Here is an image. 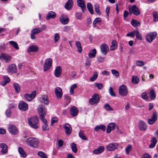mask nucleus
Returning a JSON list of instances; mask_svg holds the SVG:
<instances>
[{"mask_svg":"<svg viewBox=\"0 0 158 158\" xmlns=\"http://www.w3.org/2000/svg\"><path fill=\"white\" fill-rule=\"evenodd\" d=\"M28 123L32 128L37 129L39 127V118L37 116H35L28 118Z\"/></svg>","mask_w":158,"mask_h":158,"instance_id":"f257e3e1","label":"nucleus"},{"mask_svg":"<svg viewBox=\"0 0 158 158\" xmlns=\"http://www.w3.org/2000/svg\"><path fill=\"white\" fill-rule=\"evenodd\" d=\"M26 142L28 145L35 148H38L39 143L37 138L31 137L27 138L26 140Z\"/></svg>","mask_w":158,"mask_h":158,"instance_id":"f03ea898","label":"nucleus"},{"mask_svg":"<svg viewBox=\"0 0 158 158\" xmlns=\"http://www.w3.org/2000/svg\"><path fill=\"white\" fill-rule=\"evenodd\" d=\"M37 111L39 113L40 119L44 118L46 115V109L45 106L42 105H39L37 108Z\"/></svg>","mask_w":158,"mask_h":158,"instance_id":"7ed1b4c3","label":"nucleus"},{"mask_svg":"<svg viewBox=\"0 0 158 158\" xmlns=\"http://www.w3.org/2000/svg\"><path fill=\"white\" fill-rule=\"evenodd\" d=\"M129 9L130 14H133L135 15H138L140 14L139 9L135 5H133L132 6H129Z\"/></svg>","mask_w":158,"mask_h":158,"instance_id":"20e7f679","label":"nucleus"},{"mask_svg":"<svg viewBox=\"0 0 158 158\" xmlns=\"http://www.w3.org/2000/svg\"><path fill=\"white\" fill-rule=\"evenodd\" d=\"M100 98L98 94H94L89 100V102L91 105L97 104L99 102Z\"/></svg>","mask_w":158,"mask_h":158,"instance_id":"39448f33","label":"nucleus"},{"mask_svg":"<svg viewBox=\"0 0 158 158\" xmlns=\"http://www.w3.org/2000/svg\"><path fill=\"white\" fill-rule=\"evenodd\" d=\"M118 92L120 95L122 96H126L128 93L127 87L124 85L120 86L119 88Z\"/></svg>","mask_w":158,"mask_h":158,"instance_id":"423d86ee","label":"nucleus"},{"mask_svg":"<svg viewBox=\"0 0 158 158\" xmlns=\"http://www.w3.org/2000/svg\"><path fill=\"white\" fill-rule=\"evenodd\" d=\"M8 129L9 132L12 135H16L18 133V130L14 125L9 124Z\"/></svg>","mask_w":158,"mask_h":158,"instance_id":"0eeeda50","label":"nucleus"},{"mask_svg":"<svg viewBox=\"0 0 158 158\" xmlns=\"http://www.w3.org/2000/svg\"><path fill=\"white\" fill-rule=\"evenodd\" d=\"M52 60L51 58H48L45 60L44 66V71H47L52 66Z\"/></svg>","mask_w":158,"mask_h":158,"instance_id":"6e6552de","label":"nucleus"},{"mask_svg":"<svg viewBox=\"0 0 158 158\" xmlns=\"http://www.w3.org/2000/svg\"><path fill=\"white\" fill-rule=\"evenodd\" d=\"M156 34L155 32L149 33L146 36V39L148 42L151 43L156 38Z\"/></svg>","mask_w":158,"mask_h":158,"instance_id":"1a4fd4ad","label":"nucleus"},{"mask_svg":"<svg viewBox=\"0 0 158 158\" xmlns=\"http://www.w3.org/2000/svg\"><path fill=\"white\" fill-rule=\"evenodd\" d=\"M100 48L102 53L104 55H106L109 50L108 45L105 43L102 44L100 46Z\"/></svg>","mask_w":158,"mask_h":158,"instance_id":"9d476101","label":"nucleus"},{"mask_svg":"<svg viewBox=\"0 0 158 158\" xmlns=\"http://www.w3.org/2000/svg\"><path fill=\"white\" fill-rule=\"evenodd\" d=\"M118 147V144L116 143H112L106 147V149L109 151H113Z\"/></svg>","mask_w":158,"mask_h":158,"instance_id":"9b49d317","label":"nucleus"},{"mask_svg":"<svg viewBox=\"0 0 158 158\" xmlns=\"http://www.w3.org/2000/svg\"><path fill=\"white\" fill-rule=\"evenodd\" d=\"M157 112L156 111L154 112L152 118L149 119L148 120V123L150 125L153 124L156 120L157 118Z\"/></svg>","mask_w":158,"mask_h":158,"instance_id":"f8f14e48","label":"nucleus"},{"mask_svg":"<svg viewBox=\"0 0 158 158\" xmlns=\"http://www.w3.org/2000/svg\"><path fill=\"white\" fill-rule=\"evenodd\" d=\"M77 5L81 7L83 12H84L86 9V6L85 3V0H77Z\"/></svg>","mask_w":158,"mask_h":158,"instance_id":"ddd939ff","label":"nucleus"},{"mask_svg":"<svg viewBox=\"0 0 158 158\" xmlns=\"http://www.w3.org/2000/svg\"><path fill=\"white\" fill-rule=\"evenodd\" d=\"M55 92L57 99H60L62 96V90L59 87H56L55 90Z\"/></svg>","mask_w":158,"mask_h":158,"instance_id":"4468645a","label":"nucleus"},{"mask_svg":"<svg viewBox=\"0 0 158 158\" xmlns=\"http://www.w3.org/2000/svg\"><path fill=\"white\" fill-rule=\"evenodd\" d=\"M18 107L21 110H27L28 109V105L24 102L21 101L19 102Z\"/></svg>","mask_w":158,"mask_h":158,"instance_id":"2eb2a0df","label":"nucleus"},{"mask_svg":"<svg viewBox=\"0 0 158 158\" xmlns=\"http://www.w3.org/2000/svg\"><path fill=\"white\" fill-rule=\"evenodd\" d=\"M36 95V92L34 91L32 92L31 94H26L24 95V98L28 101H30L32 99L34 98Z\"/></svg>","mask_w":158,"mask_h":158,"instance_id":"dca6fc26","label":"nucleus"},{"mask_svg":"<svg viewBox=\"0 0 158 158\" xmlns=\"http://www.w3.org/2000/svg\"><path fill=\"white\" fill-rule=\"evenodd\" d=\"M70 114L73 117L76 116L78 114V110L75 106H72L71 107Z\"/></svg>","mask_w":158,"mask_h":158,"instance_id":"f3484780","label":"nucleus"},{"mask_svg":"<svg viewBox=\"0 0 158 158\" xmlns=\"http://www.w3.org/2000/svg\"><path fill=\"white\" fill-rule=\"evenodd\" d=\"M8 72L9 73H16V67L15 64H12L10 65L7 69Z\"/></svg>","mask_w":158,"mask_h":158,"instance_id":"a211bd4d","label":"nucleus"},{"mask_svg":"<svg viewBox=\"0 0 158 158\" xmlns=\"http://www.w3.org/2000/svg\"><path fill=\"white\" fill-rule=\"evenodd\" d=\"M0 58L5 60L6 62L9 61L11 59V57L8 54L5 53H2L0 56Z\"/></svg>","mask_w":158,"mask_h":158,"instance_id":"6ab92c4d","label":"nucleus"},{"mask_svg":"<svg viewBox=\"0 0 158 158\" xmlns=\"http://www.w3.org/2000/svg\"><path fill=\"white\" fill-rule=\"evenodd\" d=\"M115 124L114 123H109L107 127V133H110L111 130H114L115 129Z\"/></svg>","mask_w":158,"mask_h":158,"instance_id":"aec40b11","label":"nucleus"},{"mask_svg":"<svg viewBox=\"0 0 158 158\" xmlns=\"http://www.w3.org/2000/svg\"><path fill=\"white\" fill-rule=\"evenodd\" d=\"M139 127L141 131H144L146 129L147 126L143 121H140L139 122Z\"/></svg>","mask_w":158,"mask_h":158,"instance_id":"412c9836","label":"nucleus"},{"mask_svg":"<svg viewBox=\"0 0 158 158\" xmlns=\"http://www.w3.org/2000/svg\"><path fill=\"white\" fill-rule=\"evenodd\" d=\"M104 148L103 146H100L98 147L97 148L93 151V153L95 154H98L104 151Z\"/></svg>","mask_w":158,"mask_h":158,"instance_id":"4be33fe9","label":"nucleus"},{"mask_svg":"<svg viewBox=\"0 0 158 158\" xmlns=\"http://www.w3.org/2000/svg\"><path fill=\"white\" fill-rule=\"evenodd\" d=\"M62 72L61 69L59 66L56 67L55 71V75L57 77H59L61 74Z\"/></svg>","mask_w":158,"mask_h":158,"instance_id":"5701e85b","label":"nucleus"},{"mask_svg":"<svg viewBox=\"0 0 158 158\" xmlns=\"http://www.w3.org/2000/svg\"><path fill=\"white\" fill-rule=\"evenodd\" d=\"M38 49V48L37 46L34 45H32L30 46L27 49V51L29 52H36Z\"/></svg>","mask_w":158,"mask_h":158,"instance_id":"b1692460","label":"nucleus"},{"mask_svg":"<svg viewBox=\"0 0 158 158\" xmlns=\"http://www.w3.org/2000/svg\"><path fill=\"white\" fill-rule=\"evenodd\" d=\"M56 16V14L54 12L51 11L48 13L46 16V19H47L49 20L51 18H54Z\"/></svg>","mask_w":158,"mask_h":158,"instance_id":"393cba45","label":"nucleus"},{"mask_svg":"<svg viewBox=\"0 0 158 158\" xmlns=\"http://www.w3.org/2000/svg\"><path fill=\"white\" fill-rule=\"evenodd\" d=\"M44 123L43 126V129L44 130H48L49 129V127L47 124V121L45 118H43V119H40Z\"/></svg>","mask_w":158,"mask_h":158,"instance_id":"a878e982","label":"nucleus"},{"mask_svg":"<svg viewBox=\"0 0 158 158\" xmlns=\"http://www.w3.org/2000/svg\"><path fill=\"white\" fill-rule=\"evenodd\" d=\"M97 53V51L94 48L91 50L88 54L89 56L91 58L94 57Z\"/></svg>","mask_w":158,"mask_h":158,"instance_id":"bb28decb","label":"nucleus"},{"mask_svg":"<svg viewBox=\"0 0 158 158\" xmlns=\"http://www.w3.org/2000/svg\"><path fill=\"white\" fill-rule=\"evenodd\" d=\"M102 130L104 131L106 130V127L103 125L97 126L94 128V130L95 131H97L98 130Z\"/></svg>","mask_w":158,"mask_h":158,"instance_id":"cd10ccee","label":"nucleus"},{"mask_svg":"<svg viewBox=\"0 0 158 158\" xmlns=\"http://www.w3.org/2000/svg\"><path fill=\"white\" fill-rule=\"evenodd\" d=\"M40 101L42 103L47 105L48 103V101L46 95H43L40 99Z\"/></svg>","mask_w":158,"mask_h":158,"instance_id":"c85d7f7f","label":"nucleus"},{"mask_svg":"<svg viewBox=\"0 0 158 158\" xmlns=\"http://www.w3.org/2000/svg\"><path fill=\"white\" fill-rule=\"evenodd\" d=\"M76 45L77 48L78 52L79 53H81L82 52V48L80 42L79 41H77L76 42Z\"/></svg>","mask_w":158,"mask_h":158,"instance_id":"c756f323","label":"nucleus"},{"mask_svg":"<svg viewBox=\"0 0 158 158\" xmlns=\"http://www.w3.org/2000/svg\"><path fill=\"white\" fill-rule=\"evenodd\" d=\"M112 45L110 46V50L111 51L115 49L117 46V42L115 40H113L112 42Z\"/></svg>","mask_w":158,"mask_h":158,"instance_id":"7c9ffc66","label":"nucleus"},{"mask_svg":"<svg viewBox=\"0 0 158 158\" xmlns=\"http://www.w3.org/2000/svg\"><path fill=\"white\" fill-rule=\"evenodd\" d=\"M149 96L150 98L152 99L153 100L155 98L156 95L154 89H152L150 90L149 93Z\"/></svg>","mask_w":158,"mask_h":158,"instance_id":"2f4dec72","label":"nucleus"},{"mask_svg":"<svg viewBox=\"0 0 158 158\" xmlns=\"http://www.w3.org/2000/svg\"><path fill=\"white\" fill-rule=\"evenodd\" d=\"M18 151L19 153L20 154L21 156L23 157H25L26 156V153L24 151L23 148L21 147H19L18 148Z\"/></svg>","mask_w":158,"mask_h":158,"instance_id":"473e14b6","label":"nucleus"},{"mask_svg":"<svg viewBox=\"0 0 158 158\" xmlns=\"http://www.w3.org/2000/svg\"><path fill=\"white\" fill-rule=\"evenodd\" d=\"M42 31V28H36L33 29L31 31V33L37 35L40 33Z\"/></svg>","mask_w":158,"mask_h":158,"instance_id":"72a5a7b5","label":"nucleus"},{"mask_svg":"<svg viewBox=\"0 0 158 158\" xmlns=\"http://www.w3.org/2000/svg\"><path fill=\"white\" fill-rule=\"evenodd\" d=\"M131 24L134 27L138 26L140 25V23L139 21L132 19L131 21Z\"/></svg>","mask_w":158,"mask_h":158,"instance_id":"f704fd0d","label":"nucleus"},{"mask_svg":"<svg viewBox=\"0 0 158 158\" xmlns=\"http://www.w3.org/2000/svg\"><path fill=\"white\" fill-rule=\"evenodd\" d=\"M103 108L106 111H113L114 110L113 109L108 103L104 105Z\"/></svg>","mask_w":158,"mask_h":158,"instance_id":"c9c22d12","label":"nucleus"},{"mask_svg":"<svg viewBox=\"0 0 158 158\" xmlns=\"http://www.w3.org/2000/svg\"><path fill=\"white\" fill-rule=\"evenodd\" d=\"M87 8L91 14H93L94 13V11L93 10L92 8V6L90 3H88L87 4Z\"/></svg>","mask_w":158,"mask_h":158,"instance_id":"e433bc0d","label":"nucleus"},{"mask_svg":"<svg viewBox=\"0 0 158 158\" xmlns=\"http://www.w3.org/2000/svg\"><path fill=\"white\" fill-rule=\"evenodd\" d=\"M60 22L63 24H65L67 23L69 21L68 18L65 19L63 18V17H60Z\"/></svg>","mask_w":158,"mask_h":158,"instance_id":"4c0bfd02","label":"nucleus"},{"mask_svg":"<svg viewBox=\"0 0 158 158\" xmlns=\"http://www.w3.org/2000/svg\"><path fill=\"white\" fill-rule=\"evenodd\" d=\"M101 21V19L100 18H97L95 19L93 22V27H96V24L100 23Z\"/></svg>","mask_w":158,"mask_h":158,"instance_id":"58836bf2","label":"nucleus"},{"mask_svg":"<svg viewBox=\"0 0 158 158\" xmlns=\"http://www.w3.org/2000/svg\"><path fill=\"white\" fill-rule=\"evenodd\" d=\"M71 147L72 151L75 153H77V145L74 143H72L71 144Z\"/></svg>","mask_w":158,"mask_h":158,"instance_id":"ea45409f","label":"nucleus"},{"mask_svg":"<svg viewBox=\"0 0 158 158\" xmlns=\"http://www.w3.org/2000/svg\"><path fill=\"white\" fill-rule=\"evenodd\" d=\"M9 44H11L12 46L16 49H19V47L17 44L15 42L13 41L9 42Z\"/></svg>","mask_w":158,"mask_h":158,"instance_id":"a19ab883","label":"nucleus"},{"mask_svg":"<svg viewBox=\"0 0 158 158\" xmlns=\"http://www.w3.org/2000/svg\"><path fill=\"white\" fill-rule=\"evenodd\" d=\"M139 81V79L137 76H133L132 79V82L133 84H137Z\"/></svg>","mask_w":158,"mask_h":158,"instance_id":"79ce46f5","label":"nucleus"},{"mask_svg":"<svg viewBox=\"0 0 158 158\" xmlns=\"http://www.w3.org/2000/svg\"><path fill=\"white\" fill-rule=\"evenodd\" d=\"M79 137L82 139L86 140H87V138L83 134V133L82 131H80L79 134Z\"/></svg>","mask_w":158,"mask_h":158,"instance_id":"37998d69","label":"nucleus"},{"mask_svg":"<svg viewBox=\"0 0 158 158\" xmlns=\"http://www.w3.org/2000/svg\"><path fill=\"white\" fill-rule=\"evenodd\" d=\"M14 86L15 91L17 93H19L20 90V85L17 83H15L14 85Z\"/></svg>","mask_w":158,"mask_h":158,"instance_id":"c03bdc74","label":"nucleus"},{"mask_svg":"<svg viewBox=\"0 0 158 158\" xmlns=\"http://www.w3.org/2000/svg\"><path fill=\"white\" fill-rule=\"evenodd\" d=\"M135 35H136L137 38L139 39L140 40H142V37L141 35L138 30L135 31Z\"/></svg>","mask_w":158,"mask_h":158,"instance_id":"a18cd8bd","label":"nucleus"},{"mask_svg":"<svg viewBox=\"0 0 158 158\" xmlns=\"http://www.w3.org/2000/svg\"><path fill=\"white\" fill-rule=\"evenodd\" d=\"M77 87V85L76 84H74L71 87L70 90V93L73 94L74 93L73 90Z\"/></svg>","mask_w":158,"mask_h":158,"instance_id":"49530a36","label":"nucleus"},{"mask_svg":"<svg viewBox=\"0 0 158 158\" xmlns=\"http://www.w3.org/2000/svg\"><path fill=\"white\" fill-rule=\"evenodd\" d=\"M98 77L97 73L95 72L94 73L93 76L90 79V80L91 81H94L97 79Z\"/></svg>","mask_w":158,"mask_h":158,"instance_id":"de8ad7c7","label":"nucleus"},{"mask_svg":"<svg viewBox=\"0 0 158 158\" xmlns=\"http://www.w3.org/2000/svg\"><path fill=\"white\" fill-rule=\"evenodd\" d=\"M153 20L155 22L158 21V13L155 12L153 13Z\"/></svg>","mask_w":158,"mask_h":158,"instance_id":"09e8293b","label":"nucleus"},{"mask_svg":"<svg viewBox=\"0 0 158 158\" xmlns=\"http://www.w3.org/2000/svg\"><path fill=\"white\" fill-rule=\"evenodd\" d=\"M132 146L131 145H128L126 148L125 151L127 155L129 154V152L132 149Z\"/></svg>","mask_w":158,"mask_h":158,"instance_id":"8fccbe9b","label":"nucleus"},{"mask_svg":"<svg viewBox=\"0 0 158 158\" xmlns=\"http://www.w3.org/2000/svg\"><path fill=\"white\" fill-rule=\"evenodd\" d=\"M95 11L96 13L99 15L100 14L99 9V6L98 4H95L94 6Z\"/></svg>","mask_w":158,"mask_h":158,"instance_id":"3c124183","label":"nucleus"},{"mask_svg":"<svg viewBox=\"0 0 158 158\" xmlns=\"http://www.w3.org/2000/svg\"><path fill=\"white\" fill-rule=\"evenodd\" d=\"M38 154L40 156L41 158H47L44 153L42 151H39L38 152Z\"/></svg>","mask_w":158,"mask_h":158,"instance_id":"603ef678","label":"nucleus"},{"mask_svg":"<svg viewBox=\"0 0 158 158\" xmlns=\"http://www.w3.org/2000/svg\"><path fill=\"white\" fill-rule=\"evenodd\" d=\"M135 31L128 33L126 35L127 36L134 37L135 35Z\"/></svg>","mask_w":158,"mask_h":158,"instance_id":"864d4df0","label":"nucleus"},{"mask_svg":"<svg viewBox=\"0 0 158 158\" xmlns=\"http://www.w3.org/2000/svg\"><path fill=\"white\" fill-rule=\"evenodd\" d=\"M67 125H69V124L68 123L65 124L64 126V128L65 130L66 133L67 134L69 135V127L66 126Z\"/></svg>","mask_w":158,"mask_h":158,"instance_id":"5fc2aeb1","label":"nucleus"},{"mask_svg":"<svg viewBox=\"0 0 158 158\" xmlns=\"http://www.w3.org/2000/svg\"><path fill=\"white\" fill-rule=\"evenodd\" d=\"M112 74L115 76L117 77L119 76V73L118 71L115 69H112L111 70Z\"/></svg>","mask_w":158,"mask_h":158,"instance_id":"6e6d98bb","label":"nucleus"},{"mask_svg":"<svg viewBox=\"0 0 158 158\" xmlns=\"http://www.w3.org/2000/svg\"><path fill=\"white\" fill-rule=\"evenodd\" d=\"M109 92L110 94L112 96H116V94L113 91L112 87H110L109 89Z\"/></svg>","mask_w":158,"mask_h":158,"instance_id":"4d7b16f0","label":"nucleus"},{"mask_svg":"<svg viewBox=\"0 0 158 158\" xmlns=\"http://www.w3.org/2000/svg\"><path fill=\"white\" fill-rule=\"evenodd\" d=\"M106 58L104 57H102L101 56L98 57L97 59L101 63L104 62Z\"/></svg>","mask_w":158,"mask_h":158,"instance_id":"13d9d810","label":"nucleus"},{"mask_svg":"<svg viewBox=\"0 0 158 158\" xmlns=\"http://www.w3.org/2000/svg\"><path fill=\"white\" fill-rule=\"evenodd\" d=\"M95 86L97 87L99 89H102L103 87V84L102 83H95Z\"/></svg>","mask_w":158,"mask_h":158,"instance_id":"bf43d9fd","label":"nucleus"},{"mask_svg":"<svg viewBox=\"0 0 158 158\" xmlns=\"http://www.w3.org/2000/svg\"><path fill=\"white\" fill-rule=\"evenodd\" d=\"M136 65L139 66H142L144 65V64L143 62L141 61H138L136 62Z\"/></svg>","mask_w":158,"mask_h":158,"instance_id":"052dcab7","label":"nucleus"},{"mask_svg":"<svg viewBox=\"0 0 158 158\" xmlns=\"http://www.w3.org/2000/svg\"><path fill=\"white\" fill-rule=\"evenodd\" d=\"M142 98L143 99L147 101L148 99V97L146 93L145 92H144L142 94Z\"/></svg>","mask_w":158,"mask_h":158,"instance_id":"680f3d73","label":"nucleus"},{"mask_svg":"<svg viewBox=\"0 0 158 158\" xmlns=\"http://www.w3.org/2000/svg\"><path fill=\"white\" fill-rule=\"evenodd\" d=\"M58 119L56 117H53L51 119V125H52L54 123L57 122Z\"/></svg>","mask_w":158,"mask_h":158,"instance_id":"e2e57ef3","label":"nucleus"},{"mask_svg":"<svg viewBox=\"0 0 158 158\" xmlns=\"http://www.w3.org/2000/svg\"><path fill=\"white\" fill-rule=\"evenodd\" d=\"M11 111L10 109H7L6 111V114L7 117H9L10 116Z\"/></svg>","mask_w":158,"mask_h":158,"instance_id":"0e129e2a","label":"nucleus"},{"mask_svg":"<svg viewBox=\"0 0 158 158\" xmlns=\"http://www.w3.org/2000/svg\"><path fill=\"white\" fill-rule=\"evenodd\" d=\"M60 39L59 34L58 33L56 34L55 35L54 40L55 42H57Z\"/></svg>","mask_w":158,"mask_h":158,"instance_id":"69168bd1","label":"nucleus"},{"mask_svg":"<svg viewBox=\"0 0 158 158\" xmlns=\"http://www.w3.org/2000/svg\"><path fill=\"white\" fill-rule=\"evenodd\" d=\"M0 148H2V149L4 148H7V146L6 144L4 143H0Z\"/></svg>","mask_w":158,"mask_h":158,"instance_id":"338daca9","label":"nucleus"},{"mask_svg":"<svg viewBox=\"0 0 158 158\" xmlns=\"http://www.w3.org/2000/svg\"><path fill=\"white\" fill-rule=\"evenodd\" d=\"M69 0H68L66 2L64 7L67 10H69Z\"/></svg>","mask_w":158,"mask_h":158,"instance_id":"774afa93","label":"nucleus"}]
</instances>
